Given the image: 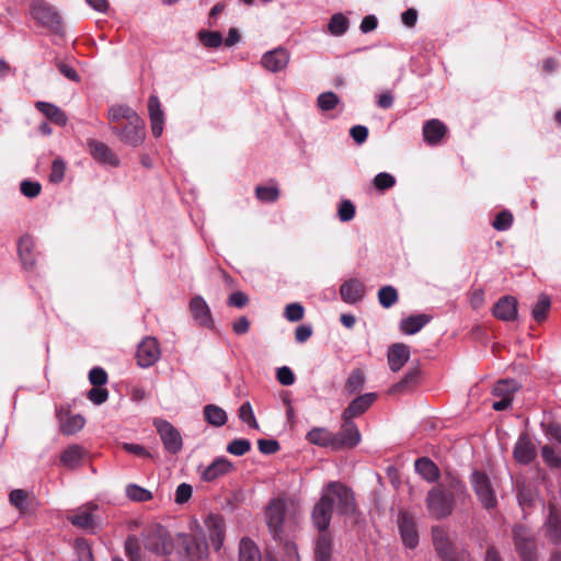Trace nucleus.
<instances>
[{
	"label": "nucleus",
	"instance_id": "4d7b16f0",
	"mask_svg": "<svg viewBox=\"0 0 561 561\" xmlns=\"http://www.w3.org/2000/svg\"><path fill=\"white\" fill-rule=\"evenodd\" d=\"M373 184L376 190L386 191L396 185V179L390 173L380 172L374 178Z\"/></svg>",
	"mask_w": 561,
	"mask_h": 561
},
{
	"label": "nucleus",
	"instance_id": "338daca9",
	"mask_svg": "<svg viewBox=\"0 0 561 561\" xmlns=\"http://www.w3.org/2000/svg\"><path fill=\"white\" fill-rule=\"evenodd\" d=\"M193 493V488L188 483H181L178 485L175 490L174 501L176 504H184L186 503Z\"/></svg>",
	"mask_w": 561,
	"mask_h": 561
},
{
	"label": "nucleus",
	"instance_id": "bf43d9fd",
	"mask_svg": "<svg viewBox=\"0 0 561 561\" xmlns=\"http://www.w3.org/2000/svg\"><path fill=\"white\" fill-rule=\"evenodd\" d=\"M66 163L62 159L57 158L53 161L49 180L51 183H60L65 178Z\"/></svg>",
	"mask_w": 561,
	"mask_h": 561
},
{
	"label": "nucleus",
	"instance_id": "b1692460",
	"mask_svg": "<svg viewBox=\"0 0 561 561\" xmlns=\"http://www.w3.org/2000/svg\"><path fill=\"white\" fill-rule=\"evenodd\" d=\"M232 469L233 465L228 458L224 456L217 457L210 465L203 469L202 479L206 482H211L227 474Z\"/></svg>",
	"mask_w": 561,
	"mask_h": 561
},
{
	"label": "nucleus",
	"instance_id": "6e6d98bb",
	"mask_svg": "<svg viewBox=\"0 0 561 561\" xmlns=\"http://www.w3.org/2000/svg\"><path fill=\"white\" fill-rule=\"evenodd\" d=\"M255 195L261 202L273 203L277 201L279 191L275 186H256Z\"/></svg>",
	"mask_w": 561,
	"mask_h": 561
},
{
	"label": "nucleus",
	"instance_id": "2eb2a0df",
	"mask_svg": "<svg viewBox=\"0 0 561 561\" xmlns=\"http://www.w3.org/2000/svg\"><path fill=\"white\" fill-rule=\"evenodd\" d=\"M136 357L140 367L152 366L160 357L158 341L151 336L145 337L138 345Z\"/></svg>",
	"mask_w": 561,
	"mask_h": 561
},
{
	"label": "nucleus",
	"instance_id": "f704fd0d",
	"mask_svg": "<svg viewBox=\"0 0 561 561\" xmlns=\"http://www.w3.org/2000/svg\"><path fill=\"white\" fill-rule=\"evenodd\" d=\"M85 455L84 449L79 445H71L64 450L60 460L68 468H76L80 465Z\"/></svg>",
	"mask_w": 561,
	"mask_h": 561
},
{
	"label": "nucleus",
	"instance_id": "f257e3e1",
	"mask_svg": "<svg viewBox=\"0 0 561 561\" xmlns=\"http://www.w3.org/2000/svg\"><path fill=\"white\" fill-rule=\"evenodd\" d=\"M285 502L280 499H273L265 510V519L273 539L284 543L286 554L293 561L298 559V550L296 545L285 534Z\"/></svg>",
	"mask_w": 561,
	"mask_h": 561
},
{
	"label": "nucleus",
	"instance_id": "bb28decb",
	"mask_svg": "<svg viewBox=\"0 0 561 561\" xmlns=\"http://www.w3.org/2000/svg\"><path fill=\"white\" fill-rule=\"evenodd\" d=\"M447 133L446 125L439 119L433 118L423 125V137L424 140L431 145L435 146L440 142L444 136Z\"/></svg>",
	"mask_w": 561,
	"mask_h": 561
},
{
	"label": "nucleus",
	"instance_id": "39448f33",
	"mask_svg": "<svg viewBox=\"0 0 561 561\" xmlns=\"http://www.w3.org/2000/svg\"><path fill=\"white\" fill-rule=\"evenodd\" d=\"M471 486L485 510H492L497 505L495 491L492 486L489 476L479 470H473L470 474Z\"/></svg>",
	"mask_w": 561,
	"mask_h": 561
},
{
	"label": "nucleus",
	"instance_id": "a878e982",
	"mask_svg": "<svg viewBox=\"0 0 561 561\" xmlns=\"http://www.w3.org/2000/svg\"><path fill=\"white\" fill-rule=\"evenodd\" d=\"M388 365L392 371H399L410 358V347L403 343H396L389 347Z\"/></svg>",
	"mask_w": 561,
	"mask_h": 561
},
{
	"label": "nucleus",
	"instance_id": "c03bdc74",
	"mask_svg": "<svg viewBox=\"0 0 561 561\" xmlns=\"http://www.w3.org/2000/svg\"><path fill=\"white\" fill-rule=\"evenodd\" d=\"M348 20L342 13H335L331 16L328 30L334 36H342L348 30Z\"/></svg>",
	"mask_w": 561,
	"mask_h": 561
},
{
	"label": "nucleus",
	"instance_id": "20e7f679",
	"mask_svg": "<svg viewBox=\"0 0 561 561\" xmlns=\"http://www.w3.org/2000/svg\"><path fill=\"white\" fill-rule=\"evenodd\" d=\"M145 548L158 556H168L173 550V542L169 530L159 525H152L144 534Z\"/></svg>",
	"mask_w": 561,
	"mask_h": 561
},
{
	"label": "nucleus",
	"instance_id": "9b49d317",
	"mask_svg": "<svg viewBox=\"0 0 561 561\" xmlns=\"http://www.w3.org/2000/svg\"><path fill=\"white\" fill-rule=\"evenodd\" d=\"M183 546L182 561H201L207 556L208 545L205 539L194 535H180Z\"/></svg>",
	"mask_w": 561,
	"mask_h": 561
},
{
	"label": "nucleus",
	"instance_id": "4c0bfd02",
	"mask_svg": "<svg viewBox=\"0 0 561 561\" xmlns=\"http://www.w3.org/2000/svg\"><path fill=\"white\" fill-rule=\"evenodd\" d=\"M239 561H261L256 545L249 538H243L239 545Z\"/></svg>",
	"mask_w": 561,
	"mask_h": 561
},
{
	"label": "nucleus",
	"instance_id": "774afa93",
	"mask_svg": "<svg viewBox=\"0 0 561 561\" xmlns=\"http://www.w3.org/2000/svg\"><path fill=\"white\" fill-rule=\"evenodd\" d=\"M89 380L94 387H101L107 382V374L102 367H93L89 373Z\"/></svg>",
	"mask_w": 561,
	"mask_h": 561
},
{
	"label": "nucleus",
	"instance_id": "423d86ee",
	"mask_svg": "<svg viewBox=\"0 0 561 561\" xmlns=\"http://www.w3.org/2000/svg\"><path fill=\"white\" fill-rule=\"evenodd\" d=\"M515 550L523 561H537V545L534 533L524 525H516L513 530Z\"/></svg>",
	"mask_w": 561,
	"mask_h": 561
},
{
	"label": "nucleus",
	"instance_id": "a19ab883",
	"mask_svg": "<svg viewBox=\"0 0 561 561\" xmlns=\"http://www.w3.org/2000/svg\"><path fill=\"white\" fill-rule=\"evenodd\" d=\"M551 300L550 297L546 294H540L537 302L531 309V317L536 322H542L550 310Z\"/></svg>",
	"mask_w": 561,
	"mask_h": 561
},
{
	"label": "nucleus",
	"instance_id": "4468645a",
	"mask_svg": "<svg viewBox=\"0 0 561 561\" xmlns=\"http://www.w3.org/2000/svg\"><path fill=\"white\" fill-rule=\"evenodd\" d=\"M335 435V450L354 448L360 442V433L353 420H343L341 430Z\"/></svg>",
	"mask_w": 561,
	"mask_h": 561
},
{
	"label": "nucleus",
	"instance_id": "a211bd4d",
	"mask_svg": "<svg viewBox=\"0 0 561 561\" xmlns=\"http://www.w3.org/2000/svg\"><path fill=\"white\" fill-rule=\"evenodd\" d=\"M205 527L209 534V539L215 550H219L222 547L225 535H226V523L225 518L218 514H209L205 518Z\"/></svg>",
	"mask_w": 561,
	"mask_h": 561
},
{
	"label": "nucleus",
	"instance_id": "69168bd1",
	"mask_svg": "<svg viewBox=\"0 0 561 561\" xmlns=\"http://www.w3.org/2000/svg\"><path fill=\"white\" fill-rule=\"evenodd\" d=\"M304 307L299 302H293L285 308V318L290 322H297L304 318Z\"/></svg>",
	"mask_w": 561,
	"mask_h": 561
},
{
	"label": "nucleus",
	"instance_id": "5701e85b",
	"mask_svg": "<svg viewBox=\"0 0 561 561\" xmlns=\"http://www.w3.org/2000/svg\"><path fill=\"white\" fill-rule=\"evenodd\" d=\"M148 111L152 135L160 137L163 133L164 113L161 108L159 98L154 94L150 95L148 99Z\"/></svg>",
	"mask_w": 561,
	"mask_h": 561
},
{
	"label": "nucleus",
	"instance_id": "cd10ccee",
	"mask_svg": "<svg viewBox=\"0 0 561 561\" xmlns=\"http://www.w3.org/2000/svg\"><path fill=\"white\" fill-rule=\"evenodd\" d=\"M306 439L316 446L330 447L335 450V435L325 427H313L307 435Z\"/></svg>",
	"mask_w": 561,
	"mask_h": 561
},
{
	"label": "nucleus",
	"instance_id": "864d4df0",
	"mask_svg": "<svg viewBox=\"0 0 561 561\" xmlns=\"http://www.w3.org/2000/svg\"><path fill=\"white\" fill-rule=\"evenodd\" d=\"M251 449V443L247 438H236L231 440L226 450L233 456H243Z\"/></svg>",
	"mask_w": 561,
	"mask_h": 561
},
{
	"label": "nucleus",
	"instance_id": "1a4fd4ad",
	"mask_svg": "<svg viewBox=\"0 0 561 561\" xmlns=\"http://www.w3.org/2000/svg\"><path fill=\"white\" fill-rule=\"evenodd\" d=\"M153 425L160 435L165 450L174 455L178 454L183 446L180 432L163 419H154Z\"/></svg>",
	"mask_w": 561,
	"mask_h": 561
},
{
	"label": "nucleus",
	"instance_id": "4be33fe9",
	"mask_svg": "<svg viewBox=\"0 0 561 561\" xmlns=\"http://www.w3.org/2000/svg\"><path fill=\"white\" fill-rule=\"evenodd\" d=\"M88 147L93 159L101 163L118 167L119 160L111 150V148L102 141L91 139L88 141Z\"/></svg>",
	"mask_w": 561,
	"mask_h": 561
},
{
	"label": "nucleus",
	"instance_id": "f03ea898",
	"mask_svg": "<svg viewBox=\"0 0 561 561\" xmlns=\"http://www.w3.org/2000/svg\"><path fill=\"white\" fill-rule=\"evenodd\" d=\"M432 539L435 551L442 561H468L469 552L453 542L443 527L432 528Z\"/></svg>",
	"mask_w": 561,
	"mask_h": 561
},
{
	"label": "nucleus",
	"instance_id": "f3484780",
	"mask_svg": "<svg viewBox=\"0 0 561 561\" xmlns=\"http://www.w3.org/2000/svg\"><path fill=\"white\" fill-rule=\"evenodd\" d=\"M290 59V54L286 48L277 47L263 54L261 64L270 72H279L284 70Z\"/></svg>",
	"mask_w": 561,
	"mask_h": 561
},
{
	"label": "nucleus",
	"instance_id": "393cba45",
	"mask_svg": "<svg viewBox=\"0 0 561 561\" xmlns=\"http://www.w3.org/2000/svg\"><path fill=\"white\" fill-rule=\"evenodd\" d=\"M513 454L515 460L523 465H528L535 459L536 449L527 434L518 437Z\"/></svg>",
	"mask_w": 561,
	"mask_h": 561
},
{
	"label": "nucleus",
	"instance_id": "0e129e2a",
	"mask_svg": "<svg viewBox=\"0 0 561 561\" xmlns=\"http://www.w3.org/2000/svg\"><path fill=\"white\" fill-rule=\"evenodd\" d=\"M337 216L343 222L352 220L355 216L354 204L348 199L342 201L337 209Z\"/></svg>",
	"mask_w": 561,
	"mask_h": 561
},
{
	"label": "nucleus",
	"instance_id": "7c9ffc66",
	"mask_svg": "<svg viewBox=\"0 0 561 561\" xmlns=\"http://www.w3.org/2000/svg\"><path fill=\"white\" fill-rule=\"evenodd\" d=\"M34 245V240L30 236H23L19 241V255L25 268H32L35 264Z\"/></svg>",
	"mask_w": 561,
	"mask_h": 561
},
{
	"label": "nucleus",
	"instance_id": "13d9d810",
	"mask_svg": "<svg viewBox=\"0 0 561 561\" xmlns=\"http://www.w3.org/2000/svg\"><path fill=\"white\" fill-rule=\"evenodd\" d=\"M512 224L513 215L508 210H502L496 215L492 226L497 231H505L511 228Z\"/></svg>",
	"mask_w": 561,
	"mask_h": 561
},
{
	"label": "nucleus",
	"instance_id": "e2e57ef3",
	"mask_svg": "<svg viewBox=\"0 0 561 561\" xmlns=\"http://www.w3.org/2000/svg\"><path fill=\"white\" fill-rule=\"evenodd\" d=\"M517 500L519 505L525 510L526 507H530L534 502V494L529 486L526 484H519L517 488Z\"/></svg>",
	"mask_w": 561,
	"mask_h": 561
},
{
	"label": "nucleus",
	"instance_id": "ea45409f",
	"mask_svg": "<svg viewBox=\"0 0 561 561\" xmlns=\"http://www.w3.org/2000/svg\"><path fill=\"white\" fill-rule=\"evenodd\" d=\"M69 520L73 526L94 533L95 523L89 511L79 510L69 517Z\"/></svg>",
	"mask_w": 561,
	"mask_h": 561
},
{
	"label": "nucleus",
	"instance_id": "412c9836",
	"mask_svg": "<svg viewBox=\"0 0 561 561\" xmlns=\"http://www.w3.org/2000/svg\"><path fill=\"white\" fill-rule=\"evenodd\" d=\"M493 316L501 321H514L517 318V299L508 295L501 297L493 307Z\"/></svg>",
	"mask_w": 561,
	"mask_h": 561
},
{
	"label": "nucleus",
	"instance_id": "79ce46f5",
	"mask_svg": "<svg viewBox=\"0 0 561 561\" xmlns=\"http://www.w3.org/2000/svg\"><path fill=\"white\" fill-rule=\"evenodd\" d=\"M197 38L206 48H218L224 42L221 33L218 31L201 30L197 33Z\"/></svg>",
	"mask_w": 561,
	"mask_h": 561
},
{
	"label": "nucleus",
	"instance_id": "ddd939ff",
	"mask_svg": "<svg viewBox=\"0 0 561 561\" xmlns=\"http://www.w3.org/2000/svg\"><path fill=\"white\" fill-rule=\"evenodd\" d=\"M397 523L403 545L409 549H414L419 545V533L413 516L401 511L398 514Z\"/></svg>",
	"mask_w": 561,
	"mask_h": 561
},
{
	"label": "nucleus",
	"instance_id": "052dcab7",
	"mask_svg": "<svg viewBox=\"0 0 561 561\" xmlns=\"http://www.w3.org/2000/svg\"><path fill=\"white\" fill-rule=\"evenodd\" d=\"M21 193L28 198H34L41 194L42 185L39 182L24 180L20 184Z\"/></svg>",
	"mask_w": 561,
	"mask_h": 561
},
{
	"label": "nucleus",
	"instance_id": "8fccbe9b",
	"mask_svg": "<svg viewBox=\"0 0 561 561\" xmlns=\"http://www.w3.org/2000/svg\"><path fill=\"white\" fill-rule=\"evenodd\" d=\"M378 300L383 308H390L398 300L397 289L390 285L381 287L378 291Z\"/></svg>",
	"mask_w": 561,
	"mask_h": 561
},
{
	"label": "nucleus",
	"instance_id": "72a5a7b5",
	"mask_svg": "<svg viewBox=\"0 0 561 561\" xmlns=\"http://www.w3.org/2000/svg\"><path fill=\"white\" fill-rule=\"evenodd\" d=\"M419 377H420V370L419 368L414 367L412 369H409L404 377L399 381L397 382L396 385H393L389 392L391 394H396V393H402V392H405L408 391L410 388H412L413 386H415L419 381Z\"/></svg>",
	"mask_w": 561,
	"mask_h": 561
},
{
	"label": "nucleus",
	"instance_id": "37998d69",
	"mask_svg": "<svg viewBox=\"0 0 561 561\" xmlns=\"http://www.w3.org/2000/svg\"><path fill=\"white\" fill-rule=\"evenodd\" d=\"M365 383V375L362 369H353L345 382V391L348 394H354L362 390Z\"/></svg>",
	"mask_w": 561,
	"mask_h": 561
},
{
	"label": "nucleus",
	"instance_id": "c756f323",
	"mask_svg": "<svg viewBox=\"0 0 561 561\" xmlns=\"http://www.w3.org/2000/svg\"><path fill=\"white\" fill-rule=\"evenodd\" d=\"M35 107L53 123H55L59 126L66 125V123H67L66 114L55 104L44 102V101H38L35 103Z\"/></svg>",
	"mask_w": 561,
	"mask_h": 561
},
{
	"label": "nucleus",
	"instance_id": "0eeeda50",
	"mask_svg": "<svg viewBox=\"0 0 561 561\" xmlns=\"http://www.w3.org/2000/svg\"><path fill=\"white\" fill-rule=\"evenodd\" d=\"M31 14L33 19L54 32L61 27V16L57 9L45 0H34L31 4Z\"/></svg>",
	"mask_w": 561,
	"mask_h": 561
},
{
	"label": "nucleus",
	"instance_id": "dca6fc26",
	"mask_svg": "<svg viewBox=\"0 0 561 561\" xmlns=\"http://www.w3.org/2000/svg\"><path fill=\"white\" fill-rule=\"evenodd\" d=\"M190 312L194 319V321L204 328L213 329L214 320L211 316V311L206 300L199 296H194L188 304Z\"/></svg>",
	"mask_w": 561,
	"mask_h": 561
},
{
	"label": "nucleus",
	"instance_id": "aec40b11",
	"mask_svg": "<svg viewBox=\"0 0 561 561\" xmlns=\"http://www.w3.org/2000/svg\"><path fill=\"white\" fill-rule=\"evenodd\" d=\"M340 295L344 302L355 305L365 297V285L357 278H350L340 286Z\"/></svg>",
	"mask_w": 561,
	"mask_h": 561
},
{
	"label": "nucleus",
	"instance_id": "c9c22d12",
	"mask_svg": "<svg viewBox=\"0 0 561 561\" xmlns=\"http://www.w3.org/2000/svg\"><path fill=\"white\" fill-rule=\"evenodd\" d=\"M85 420L80 414H67L65 417L60 416V428L66 435H72L83 428Z\"/></svg>",
	"mask_w": 561,
	"mask_h": 561
},
{
	"label": "nucleus",
	"instance_id": "e433bc0d",
	"mask_svg": "<svg viewBox=\"0 0 561 561\" xmlns=\"http://www.w3.org/2000/svg\"><path fill=\"white\" fill-rule=\"evenodd\" d=\"M547 535L549 539L556 543L561 541V515L554 510L550 508L549 516L546 523Z\"/></svg>",
	"mask_w": 561,
	"mask_h": 561
},
{
	"label": "nucleus",
	"instance_id": "3c124183",
	"mask_svg": "<svg viewBox=\"0 0 561 561\" xmlns=\"http://www.w3.org/2000/svg\"><path fill=\"white\" fill-rule=\"evenodd\" d=\"M126 495L135 502H147L152 499V493L137 484H128L126 486Z\"/></svg>",
	"mask_w": 561,
	"mask_h": 561
},
{
	"label": "nucleus",
	"instance_id": "6ab92c4d",
	"mask_svg": "<svg viewBox=\"0 0 561 561\" xmlns=\"http://www.w3.org/2000/svg\"><path fill=\"white\" fill-rule=\"evenodd\" d=\"M377 394L368 392L353 399L342 413V420H353L364 414L375 402Z\"/></svg>",
	"mask_w": 561,
	"mask_h": 561
},
{
	"label": "nucleus",
	"instance_id": "58836bf2",
	"mask_svg": "<svg viewBox=\"0 0 561 561\" xmlns=\"http://www.w3.org/2000/svg\"><path fill=\"white\" fill-rule=\"evenodd\" d=\"M331 538L327 534H320L316 540V561H331Z\"/></svg>",
	"mask_w": 561,
	"mask_h": 561
},
{
	"label": "nucleus",
	"instance_id": "9d476101",
	"mask_svg": "<svg viewBox=\"0 0 561 561\" xmlns=\"http://www.w3.org/2000/svg\"><path fill=\"white\" fill-rule=\"evenodd\" d=\"M112 131L118 135L124 144L137 147L145 139V122L137 114L127 122L124 128L112 127Z\"/></svg>",
	"mask_w": 561,
	"mask_h": 561
},
{
	"label": "nucleus",
	"instance_id": "7ed1b4c3",
	"mask_svg": "<svg viewBox=\"0 0 561 561\" xmlns=\"http://www.w3.org/2000/svg\"><path fill=\"white\" fill-rule=\"evenodd\" d=\"M426 507L431 516L440 519L449 516L455 507L453 492H448L444 485L431 489L426 496Z\"/></svg>",
	"mask_w": 561,
	"mask_h": 561
},
{
	"label": "nucleus",
	"instance_id": "473e14b6",
	"mask_svg": "<svg viewBox=\"0 0 561 561\" xmlns=\"http://www.w3.org/2000/svg\"><path fill=\"white\" fill-rule=\"evenodd\" d=\"M430 322V317L426 314L410 316L400 322V329L405 334L412 335L417 333Z\"/></svg>",
	"mask_w": 561,
	"mask_h": 561
},
{
	"label": "nucleus",
	"instance_id": "603ef678",
	"mask_svg": "<svg viewBox=\"0 0 561 561\" xmlns=\"http://www.w3.org/2000/svg\"><path fill=\"white\" fill-rule=\"evenodd\" d=\"M239 419L243 423L248 424V426L251 428H254V430L260 428L259 423L255 419L252 405L249 401L242 403L241 407L239 408Z\"/></svg>",
	"mask_w": 561,
	"mask_h": 561
},
{
	"label": "nucleus",
	"instance_id": "de8ad7c7",
	"mask_svg": "<svg viewBox=\"0 0 561 561\" xmlns=\"http://www.w3.org/2000/svg\"><path fill=\"white\" fill-rule=\"evenodd\" d=\"M136 115V111L128 105H113L108 108V118L111 122H119L121 119L128 122Z\"/></svg>",
	"mask_w": 561,
	"mask_h": 561
},
{
	"label": "nucleus",
	"instance_id": "f8f14e48",
	"mask_svg": "<svg viewBox=\"0 0 561 561\" xmlns=\"http://www.w3.org/2000/svg\"><path fill=\"white\" fill-rule=\"evenodd\" d=\"M333 512V499L329 494H321L319 502L314 505L311 514L316 528L323 533L328 529Z\"/></svg>",
	"mask_w": 561,
	"mask_h": 561
},
{
	"label": "nucleus",
	"instance_id": "2f4dec72",
	"mask_svg": "<svg viewBox=\"0 0 561 561\" xmlns=\"http://www.w3.org/2000/svg\"><path fill=\"white\" fill-rule=\"evenodd\" d=\"M204 417L210 425L220 427L228 421L227 412L216 404H207L204 407Z\"/></svg>",
	"mask_w": 561,
	"mask_h": 561
},
{
	"label": "nucleus",
	"instance_id": "6e6552de",
	"mask_svg": "<svg viewBox=\"0 0 561 561\" xmlns=\"http://www.w3.org/2000/svg\"><path fill=\"white\" fill-rule=\"evenodd\" d=\"M322 494H329L336 501V507L341 515H350L355 512V501L353 492L341 482H330Z\"/></svg>",
	"mask_w": 561,
	"mask_h": 561
},
{
	"label": "nucleus",
	"instance_id": "49530a36",
	"mask_svg": "<svg viewBox=\"0 0 561 561\" xmlns=\"http://www.w3.org/2000/svg\"><path fill=\"white\" fill-rule=\"evenodd\" d=\"M448 492L454 493V497H462L467 495L466 484L455 474L447 473L445 477V486Z\"/></svg>",
	"mask_w": 561,
	"mask_h": 561
},
{
	"label": "nucleus",
	"instance_id": "a18cd8bd",
	"mask_svg": "<svg viewBox=\"0 0 561 561\" xmlns=\"http://www.w3.org/2000/svg\"><path fill=\"white\" fill-rule=\"evenodd\" d=\"M517 390V382L512 379H504L497 381L492 390L494 397L499 398H512L514 392Z\"/></svg>",
	"mask_w": 561,
	"mask_h": 561
},
{
	"label": "nucleus",
	"instance_id": "c85d7f7f",
	"mask_svg": "<svg viewBox=\"0 0 561 561\" xmlns=\"http://www.w3.org/2000/svg\"><path fill=\"white\" fill-rule=\"evenodd\" d=\"M415 471L427 482H436L439 479L440 472L436 463L427 457H422L415 460Z\"/></svg>",
	"mask_w": 561,
	"mask_h": 561
},
{
	"label": "nucleus",
	"instance_id": "5fc2aeb1",
	"mask_svg": "<svg viewBox=\"0 0 561 561\" xmlns=\"http://www.w3.org/2000/svg\"><path fill=\"white\" fill-rule=\"evenodd\" d=\"M125 553L130 561H142L140 546L135 536H128L125 541Z\"/></svg>",
	"mask_w": 561,
	"mask_h": 561
},
{
	"label": "nucleus",
	"instance_id": "680f3d73",
	"mask_svg": "<svg viewBox=\"0 0 561 561\" xmlns=\"http://www.w3.org/2000/svg\"><path fill=\"white\" fill-rule=\"evenodd\" d=\"M9 499L11 504L20 511H23L27 507L28 493L22 489L12 490L10 492Z\"/></svg>",
	"mask_w": 561,
	"mask_h": 561
},
{
	"label": "nucleus",
	"instance_id": "09e8293b",
	"mask_svg": "<svg viewBox=\"0 0 561 561\" xmlns=\"http://www.w3.org/2000/svg\"><path fill=\"white\" fill-rule=\"evenodd\" d=\"M340 103V98L332 91L320 93L317 98L318 107L323 111H332Z\"/></svg>",
	"mask_w": 561,
	"mask_h": 561
}]
</instances>
